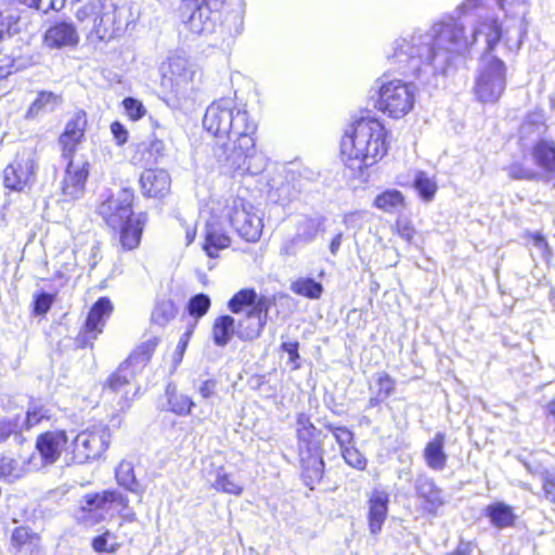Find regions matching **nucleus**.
<instances>
[{
	"instance_id": "nucleus-7",
	"label": "nucleus",
	"mask_w": 555,
	"mask_h": 555,
	"mask_svg": "<svg viewBox=\"0 0 555 555\" xmlns=\"http://www.w3.org/2000/svg\"><path fill=\"white\" fill-rule=\"evenodd\" d=\"M157 344L158 339L153 337L138 346L116 372L107 378L104 391L119 396L117 404L120 409L128 406L131 397L135 395L138 388L133 385L134 377L149 363Z\"/></svg>"
},
{
	"instance_id": "nucleus-45",
	"label": "nucleus",
	"mask_w": 555,
	"mask_h": 555,
	"mask_svg": "<svg viewBox=\"0 0 555 555\" xmlns=\"http://www.w3.org/2000/svg\"><path fill=\"white\" fill-rule=\"evenodd\" d=\"M395 387L396 380L387 373H380L376 378L375 385L371 387V391L386 400L393 393Z\"/></svg>"
},
{
	"instance_id": "nucleus-24",
	"label": "nucleus",
	"mask_w": 555,
	"mask_h": 555,
	"mask_svg": "<svg viewBox=\"0 0 555 555\" xmlns=\"http://www.w3.org/2000/svg\"><path fill=\"white\" fill-rule=\"evenodd\" d=\"M142 193L149 197H164L170 190L171 179L164 169H145L140 178Z\"/></svg>"
},
{
	"instance_id": "nucleus-34",
	"label": "nucleus",
	"mask_w": 555,
	"mask_h": 555,
	"mask_svg": "<svg viewBox=\"0 0 555 555\" xmlns=\"http://www.w3.org/2000/svg\"><path fill=\"white\" fill-rule=\"evenodd\" d=\"M374 206L387 214H397L404 208V197L398 190H386L374 199Z\"/></svg>"
},
{
	"instance_id": "nucleus-22",
	"label": "nucleus",
	"mask_w": 555,
	"mask_h": 555,
	"mask_svg": "<svg viewBox=\"0 0 555 555\" xmlns=\"http://www.w3.org/2000/svg\"><path fill=\"white\" fill-rule=\"evenodd\" d=\"M389 493L374 489L367 500V522L372 534H378L388 515Z\"/></svg>"
},
{
	"instance_id": "nucleus-32",
	"label": "nucleus",
	"mask_w": 555,
	"mask_h": 555,
	"mask_svg": "<svg viewBox=\"0 0 555 555\" xmlns=\"http://www.w3.org/2000/svg\"><path fill=\"white\" fill-rule=\"evenodd\" d=\"M534 163L545 171L555 172V143L540 140L532 150Z\"/></svg>"
},
{
	"instance_id": "nucleus-62",
	"label": "nucleus",
	"mask_w": 555,
	"mask_h": 555,
	"mask_svg": "<svg viewBox=\"0 0 555 555\" xmlns=\"http://www.w3.org/2000/svg\"><path fill=\"white\" fill-rule=\"evenodd\" d=\"M190 332L184 333L178 343V346L175 351V361L180 362L182 360L183 353L186 349L189 341Z\"/></svg>"
},
{
	"instance_id": "nucleus-16",
	"label": "nucleus",
	"mask_w": 555,
	"mask_h": 555,
	"mask_svg": "<svg viewBox=\"0 0 555 555\" xmlns=\"http://www.w3.org/2000/svg\"><path fill=\"white\" fill-rule=\"evenodd\" d=\"M132 202L133 193L128 189H122L101 202L98 212L109 228L116 230L118 225L133 216Z\"/></svg>"
},
{
	"instance_id": "nucleus-1",
	"label": "nucleus",
	"mask_w": 555,
	"mask_h": 555,
	"mask_svg": "<svg viewBox=\"0 0 555 555\" xmlns=\"http://www.w3.org/2000/svg\"><path fill=\"white\" fill-rule=\"evenodd\" d=\"M481 0H465L460 10L466 20L476 11L469 34L464 21L448 17L439 21L426 31H413L395 39L387 51L390 66L405 76H412L424 85L444 75L455 55L465 52L478 37L483 36L489 50H493L502 37L496 17L480 7Z\"/></svg>"
},
{
	"instance_id": "nucleus-5",
	"label": "nucleus",
	"mask_w": 555,
	"mask_h": 555,
	"mask_svg": "<svg viewBox=\"0 0 555 555\" xmlns=\"http://www.w3.org/2000/svg\"><path fill=\"white\" fill-rule=\"evenodd\" d=\"M76 17L100 40L119 36L134 21L129 0H98L81 5Z\"/></svg>"
},
{
	"instance_id": "nucleus-3",
	"label": "nucleus",
	"mask_w": 555,
	"mask_h": 555,
	"mask_svg": "<svg viewBox=\"0 0 555 555\" xmlns=\"http://www.w3.org/2000/svg\"><path fill=\"white\" fill-rule=\"evenodd\" d=\"M343 159L352 170H363L387 153V130L376 117H361L345 131L340 143Z\"/></svg>"
},
{
	"instance_id": "nucleus-52",
	"label": "nucleus",
	"mask_w": 555,
	"mask_h": 555,
	"mask_svg": "<svg viewBox=\"0 0 555 555\" xmlns=\"http://www.w3.org/2000/svg\"><path fill=\"white\" fill-rule=\"evenodd\" d=\"M341 455L345 460V462L350 466L358 470H364L367 464L366 459L364 455L354 447H351L349 449H345L341 451Z\"/></svg>"
},
{
	"instance_id": "nucleus-61",
	"label": "nucleus",
	"mask_w": 555,
	"mask_h": 555,
	"mask_svg": "<svg viewBox=\"0 0 555 555\" xmlns=\"http://www.w3.org/2000/svg\"><path fill=\"white\" fill-rule=\"evenodd\" d=\"M217 382L215 379H206L198 387V392L203 399H209L216 393Z\"/></svg>"
},
{
	"instance_id": "nucleus-31",
	"label": "nucleus",
	"mask_w": 555,
	"mask_h": 555,
	"mask_svg": "<svg viewBox=\"0 0 555 555\" xmlns=\"http://www.w3.org/2000/svg\"><path fill=\"white\" fill-rule=\"evenodd\" d=\"M62 103V96L51 91H40L26 112V118H35L41 113L53 112Z\"/></svg>"
},
{
	"instance_id": "nucleus-53",
	"label": "nucleus",
	"mask_w": 555,
	"mask_h": 555,
	"mask_svg": "<svg viewBox=\"0 0 555 555\" xmlns=\"http://www.w3.org/2000/svg\"><path fill=\"white\" fill-rule=\"evenodd\" d=\"M214 489L233 495H240L243 492V487L230 474H227L221 482L215 483Z\"/></svg>"
},
{
	"instance_id": "nucleus-18",
	"label": "nucleus",
	"mask_w": 555,
	"mask_h": 555,
	"mask_svg": "<svg viewBox=\"0 0 555 555\" xmlns=\"http://www.w3.org/2000/svg\"><path fill=\"white\" fill-rule=\"evenodd\" d=\"M272 300L261 295L256 307L249 309L236 326V335L242 340H253L260 336L268 321L269 309Z\"/></svg>"
},
{
	"instance_id": "nucleus-58",
	"label": "nucleus",
	"mask_w": 555,
	"mask_h": 555,
	"mask_svg": "<svg viewBox=\"0 0 555 555\" xmlns=\"http://www.w3.org/2000/svg\"><path fill=\"white\" fill-rule=\"evenodd\" d=\"M282 350L285 351L289 356V362L293 364V369L296 370L299 367L297 360L299 359V343L298 341H286L281 346Z\"/></svg>"
},
{
	"instance_id": "nucleus-48",
	"label": "nucleus",
	"mask_w": 555,
	"mask_h": 555,
	"mask_svg": "<svg viewBox=\"0 0 555 555\" xmlns=\"http://www.w3.org/2000/svg\"><path fill=\"white\" fill-rule=\"evenodd\" d=\"M21 4L36 9L42 13L49 11H60L64 8L66 0H16Z\"/></svg>"
},
{
	"instance_id": "nucleus-44",
	"label": "nucleus",
	"mask_w": 555,
	"mask_h": 555,
	"mask_svg": "<svg viewBox=\"0 0 555 555\" xmlns=\"http://www.w3.org/2000/svg\"><path fill=\"white\" fill-rule=\"evenodd\" d=\"M176 312L175 304L171 300H162L155 306L152 320L154 323L164 326L175 318Z\"/></svg>"
},
{
	"instance_id": "nucleus-6",
	"label": "nucleus",
	"mask_w": 555,
	"mask_h": 555,
	"mask_svg": "<svg viewBox=\"0 0 555 555\" xmlns=\"http://www.w3.org/2000/svg\"><path fill=\"white\" fill-rule=\"evenodd\" d=\"M214 218H224L240 237L246 242L259 241L263 230V214L241 195L230 194L222 198H212L208 205Z\"/></svg>"
},
{
	"instance_id": "nucleus-41",
	"label": "nucleus",
	"mask_w": 555,
	"mask_h": 555,
	"mask_svg": "<svg viewBox=\"0 0 555 555\" xmlns=\"http://www.w3.org/2000/svg\"><path fill=\"white\" fill-rule=\"evenodd\" d=\"M545 129V115L543 111H533L527 115L520 127V132L522 135H529L531 133L540 135Z\"/></svg>"
},
{
	"instance_id": "nucleus-14",
	"label": "nucleus",
	"mask_w": 555,
	"mask_h": 555,
	"mask_svg": "<svg viewBox=\"0 0 555 555\" xmlns=\"http://www.w3.org/2000/svg\"><path fill=\"white\" fill-rule=\"evenodd\" d=\"M35 169V152L31 149H23L3 171L4 186L13 191H23L34 180Z\"/></svg>"
},
{
	"instance_id": "nucleus-19",
	"label": "nucleus",
	"mask_w": 555,
	"mask_h": 555,
	"mask_svg": "<svg viewBox=\"0 0 555 555\" xmlns=\"http://www.w3.org/2000/svg\"><path fill=\"white\" fill-rule=\"evenodd\" d=\"M87 115L85 112H77L66 122L63 133L59 138L64 159L75 158L77 147L85 138Z\"/></svg>"
},
{
	"instance_id": "nucleus-12",
	"label": "nucleus",
	"mask_w": 555,
	"mask_h": 555,
	"mask_svg": "<svg viewBox=\"0 0 555 555\" xmlns=\"http://www.w3.org/2000/svg\"><path fill=\"white\" fill-rule=\"evenodd\" d=\"M127 498L116 490H106L99 493L87 494L81 501L77 519L86 526H92L127 506Z\"/></svg>"
},
{
	"instance_id": "nucleus-54",
	"label": "nucleus",
	"mask_w": 555,
	"mask_h": 555,
	"mask_svg": "<svg viewBox=\"0 0 555 555\" xmlns=\"http://www.w3.org/2000/svg\"><path fill=\"white\" fill-rule=\"evenodd\" d=\"M23 428L24 427L20 424L18 418L0 420V440L8 439L12 434H20Z\"/></svg>"
},
{
	"instance_id": "nucleus-51",
	"label": "nucleus",
	"mask_w": 555,
	"mask_h": 555,
	"mask_svg": "<svg viewBox=\"0 0 555 555\" xmlns=\"http://www.w3.org/2000/svg\"><path fill=\"white\" fill-rule=\"evenodd\" d=\"M122 105L127 116L133 121L141 119L146 114V108L144 107L143 103L134 98H125Z\"/></svg>"
},
{
	"instance_id": "nucleus-47",
	"label": "nucleus",
	"mask_w": 555,
	"mask_h": 555,
	"mask_svg": "<svg viewBox=\"0 0 555 555\" xmlns=\"http://www.w3.org/2000/svg\"><path fill=\"white\" fill-rule=\"evenodd\" d=\"M210 307V298L206 294H197L193 296L188 304L190 315L195 319L204 317Z\"/></svg>"
},
{
	"instance_id": "nucleus-30",
	"label": "nucleus",
	"mask_w": 555,
	"mask_h": 555,
	"mask_svg": "<svg viewBox=\"0 0 555 555\" xmlns=\"http://www.w3.org/2000/svg\"><path fill=\"white\" fill-rule=\"evenodd\" d=\"M115 477L118 485L126 490L142 496L144 488L134 475L133 464L129 461H121L115 469Z\"/></svg>"
},
{
	"instance_id": "nucleus-56",
	"label": "nucleus",
	"mask_w": 555,
	"mask_h": 555,
	"mask_svg": "<svg viewBox=\"0 0 555 555\" xmlns=\"http://www.w3.org/2000/svg\"><path fill=\"white\" fill-rule=\"evenodd\" d=\"M53 302V297L47 293H41L35 298L34 311L38 315L46 314Z\"/></svg>"
},
{
	"instance_id": "nucleus-8",
	"label": "nucleus",
	"mask_w": 555,
	"mask_h": 555,
	"mask_svg": "<svg viewBox=\"0 0 555 555\" xmlns=\"http://www.w3.org/2000/svg\"><path fill=\"white\" fill-rule=\"evenodd\" d=\"M487 51L479 60L473 92L482 104H495L506 89V65L498 56Z\"/></svg>"
},
{
	"instance_id": "nucleus-57",
	"label": "nucleus",
	"mask_w": 555,
	"mask_h": 555,
	"mask_svg": "<svg viewBox=\"0 0 555 555\" xmlns=\"http://www.w3.org/2000/svg\"><path fill=\"white\" fill-rule=\"evenodd\" d=\"M300 244H302L301 240L297 235H295L294 237L288 238L282 243L280 254L286 257L295 256L298 251V246Z\"/></svg>"
},
{
	"instance_id": "nucleus-38",
	"label": "nucleus",
	"mask_w": 555,
	"mask_h": 555,
	"mask_svg": "<svg viewBox=\"0 0 555 555\" xmlns=\"http://www.w3.org/2000/svg\"><path fill=\"white\" fill-rule=\"evenodd\" d=\"M413 185L425 202H430L436 195L437 182L424 171L416 172Z\"/></svg>"
},
{
	"instance_id": "nucleus-26",
	"label": "nucleus",
	"mask_w": 555,
	"mask_h": 555,
	"mask_svg": "<svg viewBox=\"0 0 555 555\" xmlns=\"http://www.w3.org/2000/svg\"><path fill=\"white\" fill-rule=\"evenodd\" d=\"M223 218H214L206 223V234L204 249L210 258L218 256V251L229 247L230 236L219 227V221Z\"/></svg>"
},
{
	"instance_id": "nucleus-29",
	"label": "nucleus",
	"mask_w": 555,
	"mask_h": 555,
	"mask_svg": "<svg viewBox=\"0 0 555 555\" xmlns=\"http://www.w3.org/2000/svg\"><path fill=\"white\" fill-rule=\"evenodd\" d=\"M122 527L124 525L120 524L117 532L106 530L95 537L92 541L94 551L98 553H115L129 539L128 533L121 531Z\"/></svg>"
},
{
	"instance_id": "nucleus-17",
	"label": "nucleus",
	"mask_w": 555,
	"mask_h": 555,
	"mask_svg": "<svg viewBox=\"0 0 555 555\" xmlns=\"http://www.w3.org/2000/svg\"><path fill=\"white\" fill-rule=\"evenodd\" d=\"M66 160V169L61 182L64 201H76L82 197L90 172V164L85 158Z\"/></svg>"
},
{
	"instance_id": "nucleus-23",
	"label": "nucleus",
	"mask_w": 555,
	"mask_h": 555,
	"mask_svg": "<svg viewBox=\"0 0 555 555\" xmlns=\"http://www.w3.org/2000/svg\"><path fill=\"white\" fill-rule=\"evenodd\" d=\"M131 162L141 167L152 166L164 156L165 143L156 138H150L131 146Z\"/></svg>"
},
{
	"instance_id": "nucleus-4",
	"label": "nucleus",
	"mask_w": 555,
	"mask_h": 555,
	"mask_svg": "<svg viewBox=\"0 0 555 555\" xmlns=\"http://www.w3.org/2000/svg\"><path fill=\"white\" fill-rule=\"evenodd\" d=\"M222 9V25L230 35H240L244 24V5L241 0H230L223 3L208 0H182L178 8V16L184 27L193 34L211 33L220 18Z\"/></svg>"
},
{
	"instance_id": "nucleus-21",
	"label": "nucleus",
	"mask_w": 555,
	"mask_h": 555,
	"mask_svg": "<svg viewBox=\"0 0 555 555\" xmlns=\"http://www.w3.org/2000/svg\"><path fill=\"white\" fill-rule=\"evenodd\" d=\"M414 488L424 511L430 515H436L446 502L442 489L427 475L417 476L414 481Z\"/></svg>"
},
{
	"instance_id": "nucleus-50",
	"label": "nucleus",
	"mask_w": 555,
	"mask_h": 555,
	"mask_svg": "<svg viewBox=\"0 0 555 555\" xmlns=\"http://www.w3.org/2000/svg\"><path fill=\"white\" fill-rule=\"evenodd\" d=\"M34 539H36L35 534L27 527H17L12 532L11 545L21 551L26 544H31Z\"/></svg>"
},
{
	"instance_id": "nucleus-25",
	"label": "nucleus",
	"mask_w": 555,
	"mask_h": 555,
	"mask_svg": "<svg viewBox=\"0 0 555 555\" xmlns=\"http://www.w3.org/2000/svg\"><path fill=\"white\" fill-rule=\"evenodd\" d=\"M79 35L73 23L59 22L51 26L44 34V43L49 48L76 47Z\"/></svg>"
},
{
	"instance_id": "nucleus-64",
	"label": "nucleus",
	"mask_w": 555,
	"mask_h": 555,
	"mask_svg": "<svg viewBox=\"0 0 555 555\" xmlns=\"http://www.w3.org/2000/svg\"><path fill=\"white\" fill-rule=\"evenodd\" d=\"M296 426H297L296 429H300V428L308 429V428L315 427L311 423L310 417L305 413L298 414L297 420H296Z\"/></svg>"
},
{
	"instance_id": "nucleus-59",
	"label": "nucleus",
	"mask_w": 555,
	"mask_h": 555,
	"mask_svg": "<svg viewBox=\"0 0 555 555\" xmlns=\"http://www.w3.org/2000/svg\"><path fill=\"white\" fill-rule=\"evenodd\" d=\"M111 132L117 145H124L128 140V130L119 121H114L111 125Z\"/></svg>"
},
{
	"instance_id": "nucleus-63",
	"label": "nucleus",
	"mask_w": 555,
	"mask_h": 555,
	"mask_svg": "<svg viewBox=\"0 0 555 555\" xmlns=\"http://www.w3.org/2000/svg\"><path fill=\"white\" fill-rule=\"evenodd\" d=\"M509 176L514 179H531L533 173L529 169H525L518 166H512L509 168Z\"/></svg>"
},
{
	"instance_id": "nucleus-2",
	"label": "nucleus",
	"mask_w": 555,
	"mask_h": 555,
	"mask_svg": "<svg viewBox=\"0 0 555 555\" xmlns=\"http://www.w3.org/2000/svg\"><path fill=\"white\" fill-rule=\"evenodd\" d=\"M203 127L211 135L228 140L214 149V155L224 172L234 178L263 172L268 159L256 149L258 124L246 104H236L230 98L214 101L206 108Z\"/></svg>"
},
{
	"instance_id": "nucleus-60",
	"label": "nucleus",
	"mask_w": 555,
	"mask_h": 555,
	"mask_svg": "<svg viewBox=\"0 0 555 555\" xmlns=\"http://www.w3.org/2000/svg\"><path fill=\"white\" fill-rule=\"evenodd\" d=\"M531 243L541 257L546 258L550 254L548 245L545 237L540 233L531 235Z\"/></svg>"
},
{
	"instance_id": "nucleus-40",
	"label": "nucleus",
	"mask_w": 555,
	"mask_h": 555,
	"mask_svg": "<svg viewBox=\"0 0 555 555\" xmlns=\"http://www.w3.org/2000/svg\"><path fill=\"white\" fill-rule=\"evenodd\" d=\"M322 220L320 218H304L297 229L296 235L302 244L311 243L321 231Z\"/></svg>"
},
{
	"instance_id": "nucleus-37",
	"label": "nucleus",
	"mask_w": 555,
	"mask_h": 555,
	"mask_svg": "<svg viewBox=\"0 0 555 555\" xmlns=\"http://www.w3.org/2000/svg\"><path fill=\"white\" fill-rule=\"evenodd\" d=\"M291 291L310 299H319L323 293V286L311 278H299L291 284Z\"/></svg>"
},
{
	"instance_id": "nucleus-20",
	"label": "nucleus",
	"mask_w": 555,
	"mask_h": 555,
	"mask_svg": "<svg viewBox=\"0 0 555 555\" xmlns=\"http://www.w3.org/2000/svg\"><path fill=\"white\" fill-rule=\"evenodd\" d=\"M68 442L65 430H48L40 434L36 439V451L38 452L41 465L54 464L61 456L64 447Z\"/></svg>"
},
{
	"instance_id": "nucleus-49",
	"label": "nucleus",
	"mask_w": 555,
	"mask_h": 555,
	"mask_svg": "<svg viewBox=\"0 0 555 555\" xmlns=\"http://www.w3.org/2000/svg\"><path fill=\"white\" fill-rule=\"evenodd\" d=\"M326 428L333 434L335 440L340 447V452L345 449H349L353 442V433L345 426H335L327 424Z\"/></svg>"
},
{
	"instance_id": "nucleus-10",
	"label": "nucleus",
	"mask_w": 555,
	"mask_h": 555,
	"mask_svg": "<svg viewBox=\"0 0 555 555\" xmlns=\"http://www.w3.org/2000/svg\"><path fill=\"white\" fill-rule=\"evenodd\" d=\"M170 93L175 98V107H182L194 101L202 85V72L190 60L175 55L169 59Z\"/></svg>"
},
{
	"instance_id": "nucleus-36",
	"label": "nucleus",
	"mask_w": 555,
	"mask_h": 555,
	"mask_svg": "<svg viewBox=\"0 0 555 555\" xmlns=\"http://www.w3.org/2000/svg\"><path fill=\"white\" fill-rule=\"evenodd\" d=\"M261 296H258L254 288H244L235 293L228 302V308L232 313H240L245 308L256 307Z\"/></svg>"
},
{
	"instance_id": "nucleus-13",
	"label": "nucleus",
	"mask_w": 555,
	"mask_h": 555,
	"mask_svg": "<svg viewBox=\"0 0 555 555\" xmlns=\"http://www.w3.org/2000/svg\"><path fill=\"white\" fill-rule=\"evenodd\" d=\"M111 442V434L107 427L93 426L79 433L72 442L73 461L83 464L89 460L98 459L107 449Z\"/></svg>"
},
{
	"instance_id": "nucleus-46",
	"label": "nucleus",
	"mask_w": 555,
	"mask_h": 555,
	"mask_svg": "<svg viewBox=\"0 0 555 555\" xmlns=\"http://www.w3.org/2000/svg\"><path fill=\"white\" fill-rule=\"evenodd\" d=\"M44 418H49L48 410H46L43 405L33 402L27 410L22 425L25 429H30Z\"/></svg>"
},
{
	"instance_id": "nucleus-28",
	"label": "nucleus",
	"mask_w": 555,
	"mask_h": 555,
	"mask_svg": "<svg viewBox=\"0 0 555 555\" xmlns=\"http://www.w3.org/2000/svg\"><path fill=\"white\" fill-rule=\"evenodd\" d=\"M446 435L437 433L424 449V459L427 466L434 470H442L447 465L448 455L444 452Z\"/></svg>"
},
{
	"instance_id": "nucleus-11",
	"label": "nucleus",
	"mask_w": 555,
	"mask_h": 555,
	"mask_svg": "<svg viewBox=\"0 0 555 555\" xmlns=\"http://www.w3.org/2000/svg\"><path fill=\"white\" fill-rule=\"evenodd\" d=\"M298 455L306 483L313 488V483L321 481L324 473L320 431L315 428L296 429Z\"/></svg>"
},
{
	"instance_id": "nucleus-35",
	"label": "nucleus",
	"mask_w": 555,
	"mask_h": 555,
	"mask_svg": "<svg viewBox=\"0 0 555 555\" xmlns=\"http://www.w3.org/2000/svg\"><path fill=\"white\" fill-rule=\"evenodd\" d=\"M486 515L496 528H506L514 524L515 515L511 506L496 502L489 505Z\"/></svg>"
},
{
	"instance_id": "nucleus-15",
	"label": "nucleus",
	"mask_w": 555,
	"mask_h": 555,
	"mask_svg": "<svg viewBox=\"0 0 555 555\" xmlns=\"http://www.w3.org/2000/svg\"><path fill=\"white\" fill-rule=\"evenodd\" d=\"M112 311V301L107 297L99 298L91 307L76 337V345L80 348L92 347L93 341L103 332L106 320L109 318Z\"/></svg>"
},
{
	"instance_id": "nucleus-55",
	"label": "nucleus",
	"mask_w": 555,
	"mask_h": 555,
	"mask_svg": "<svg viewBox=\"0 0 555 555\" xmlns=\"http://www.w3.org/2000/svg\"><path fill=\"white\" fill-rule=\"evenodd\" d=\"M204 472L211 488H214L215 483L221 482L228 474L222 465H215L214 463H210L209 467H206Z\"/></svg>"
},
{
	"instance_id": "nucleus-27",
	"label": "nucleus",
	"mask_w": 555,
	"mask_h": 555,
	"mask_svg": "<svg viewBox=\"0 0 555 555\" xmlns=\"http://www.w3.org/2000/svg\"><path fill=\"white\" fill-rule=\"evenodd\" d=\"M145 222V216L140 214L139 216L130 217L119 229V242L125 250H132L137 248L141 242L142 231Z\"/></svg>"
},
{
	"instance_id": "nucleus-39",
	"label": "nucleus",
	"mask_w": 555,
	"mask_h": 555,
	"mask_svg": "<svg viewBox=\"0 0 555 555\" xmlns=\"http://www.w3.org/2000/svg\"><path fill=\"white\" fill-rule=\"evenodd\" d=\"M168 404L170 410L178 415H188L191 413L192 408L194 406L193 400L183 393H177L175 389H170V385L166 390Z\"/></svg>"
},
{
	"instance_id": "nucleus-42",
	"label": "nucleus",
	"mask_w": 555,
	"mask_h": 555,
	"mask_svg": "<svg viewBox=\"0 0 555 555\" xmlns=\"http://www.w3.org/2000/svg\"><path fill=\"white\" fill-rule=\"evenodd\" d=\"M24 468L17 461L10 456H0V479L7 482H14L22 478Z\"/></svg>"
},
{
	"instance_id": "nucleus-43",
	"label": "nucleus",
	"mask_w": 555,
	"mask_h": 555,
	"mask_svg": "<svg viewBox=\"0 0 555 555\" xmlns=\"http://www.w3.org/2000/svg\"><path fill=\"white\" fill-rule=\"evenodd\" d=\"M528 469L531 472V474L538 476L541 479L544 495L550 502L554 504L555 507V472L544 467H537L535 469H531L528 466Z\"/></svg>"
},
{
	"instance_id": "nucleus-33",
	"label": "nucleus",
	"mask_w": 555,
	"mask_h": 555,
	"mask_svg": "<svg viewBox=\"0 0 555 555\" xmlns=\"http://www.w3.org/2000/svg\"><path fill=\"white\" fill-rule=\"evenodd\" d=\"M236 334L235 320L231 315L218 317L212 325V339L215 345L224 347Z\"/></svg>"
},
{
	"instance_id": "nucleus-9",
	"label": "nucleus",
	"mask_w": 555,
	"mask_h": 555,
	"mask_svg": "<svg viewBox=\"0 0 555 555\" xmlns=\"http://www.w3.org/2000/svg\"><path fill=\"white\" fill-rule=\"evenodd\" d=\"M375 107L383 114L399 119L409 114L415 103V87L401 79L382 76L375 82Z\"/></svg>"
}]
</instances>
